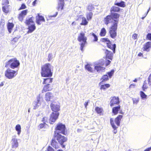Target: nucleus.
I'll use <instances>...</instances> for the list:
<instances>
[{
	"mask_svg": "<svg viewBox=\"0 0 151 151\" xmlns=\"http://www.w3.org/2000/svg\"><path fill=\"white\" fill-rule=\"evenodd\" d=\"M85 35L84 33L81 32L79 34L78 38V40L80 42L79 45H80L81 50L82 51H83V48L87 42V38Z\"/></svg>",
	"mask_w": 151,
	"mask_h": 151,
	"instance_id": "4",
	"label": "nucleus"
},
{
	"mask_svg": "<svg viewBox=\"0 0 151 151\" xmlns=\"http://www.w3.org/2000/svg\"><path fill=\"white\" fill-rule=\"evenodd\" d=\"M12 148H16L18 147V143L17 140L15 138H13L12 139Z\"/></svg>",
	"mask_w": 151,
	"mask_h": 151,
	"instance_id": "20",
	"label": "nucleus"
},
{
	"mask_svg": "<svg viewBox=\"0 0 151 151\" xmlns=\"http://www.w3.org/2000/svg\"><path fill=\"white\" fill-rule=\"evenodd\" d=\"M94 69L98 73H100L104 71L105 68L104 67L98 65L95 66Z\"/></svg>",
	"mask_w": 151,
	"mask_h": 151,
	"instance_id": "16",
	"label": "nucleus"
},
{
	"mask_svg": "<svg viewBox=\"0 0 151 151\" xmlns=\"http://www.w3.org/2000/svg\"><path fill=\"white\" fill-rule=\"evenodd\" d=\"M101 79L102 80V82L106 81L108 80V76L107 75H104L102 76Z\"/></svg>",
	"mask_w": 151,
	"mask_h": 151,
	"instance_id": "42",
	"label": "nucleus"
},
{
	"mask_svg": "<svg viewBox=\"0 0 151 151\" xmlns=\"http://www.w3.org/2000/svg\"><path fill=\"white\" fill-rule=\"evenodd\" d=\"M9 6L7 5L3 6L2 7L3 11L6 13H8L9 11Z\"/></svg>",
	"mask_w": 151,
	"mask_h": 151,
	"instance_id": "36",
	"label": "nucleus"
},
{
	"mask_svg": "<svg viewBox=\"0 0 151 151\" xmlns=\"http://www.w3.org/2000/svg\"><path fill=\"white\" fill-rule=\"evenodd\" d=\"M95 111L96 112L100 115L103 114V109L99 107H96L95 108Z\"/></svg>",
	"mask_w": 151,
	"mask_h": 151,
	"instance_id": "24",
	"label": "nucleus"
},
{
	"mask_svg": "<svg viewBox=\"0 0 151 151\" xmlns=\"http://www.w3.org/2000/svg\"><path fill=\"white\" fill-rule=\"evenodd\" d=\"M146 83V82L145 81L144 82V85L143 86L142 88L143 91H145V90L147 88V87L145 85V84Z\"/></svg>",
	"mask_w": 151,
	"mask_h": 151,
	"instance_id": "51",
	"label": "nucleus"
},
{
	"mask_svg": "<svg viewBox=\"0 0 151 151\" xmlns=\"http://www.w3.org/2000/svg\"><path fill=\"white\" fill-rule=\"evenodd\" d=\"M106 58L110 60H112L113 58V54L112 52L106 50Z\"/></svg>",
	"mask_w": 151,
	"mask_h": 151,
	"instance_id": "26",
	"label": "nucleus"
},
{
	"mask_svg": "<svg viewBox=\"0 0 151 151\" xmlns=\"http://www.w3.org/2000/svg\"><path fill=\"white\" fill-rule=\"evenodd\" d=\"M110 85L109 84H106L104 85H101V89L105 90L107 88L110 87Z\"/></svg>",
	"mask_w": 151,
	"mask_h": 151,
	"instance_id": "38",
	"label": "nucleus"
},
{
	"mask_svg": "<svg viewBox=\"0 0 151 151\" xmlns=\"http://www.w3.org/2000/svg\"><path fill=\"white\" fill-rule=\"evenodd\" d=\"M27 12L28 10H25L22 11L19 15L18 17L20 21H22L23 20V18L26 15Z\"/></svg>",
	"mask_w": 151,
	"mask_h": 151,
	"instance_id": "14",
	"label": "nucleus"
},
{
	"mask_svg": "<svg viewBox=\"0 0 151 151\" xmlns=\"http://www.w3.org/2000/svg\"><path fill=\"white\" fill-rule=\"evenodd\" d=\"M115 5L122 7H124L126 5L124 2L121 1L120 2L115 3Z\"/></svg>",
	"mask_w": 151,
	"mask_h": 151,
	"instance_id": "35",
	"label": "nucleus"
},
{
	"mask_svg": "<svg viewBox=\"0 0 151 151\" xmlns=\"http://www.w3.org/2000/svg\"><path fill=\"white\" fill-rule=\"evenodd\" d=\"M17 74V71L10 69H7L5 73V76L9 79L13 78L16 76Z\"/></svg>",
	"mask_w": 151,
	"mask_h": 151,
	"instance_id": "8",
	"label": "nucleus"
},
{
	"mask_svg": "<svg viewBox=\"0 0 151 151\" xmlns=\"http://www.w3.org/2000/svg\"><path fill=\"white\" fill-rule=\"evenodd\" d=\"M120 10V9L118 7L114 6L111 8V11L114 12H119Z\"/></svg>",
	"mask_w": 151,
	"mask_h": 151,
	"instance_id": "39",
	"label": "nucleus"
},
{
	"mask_svg": "<svg viewBox=\"0 0 151 151\" xmlns=\"http://www.w3.org/2000/svg\"><path fill=\"white\" fill-rule=\"evenodd\" d=\"M41 99H42L41 98H40V97H38L37 98V101H36L37 103V104L40 103L41 102H40V100Z\"/></svg>",
	"mask_w": 151,
	"mask_h": 151,
	"instance_id": "55",
	"label": "nucleus"
},
{
	"mask_svg": "<svg viewBox=\"0 0 151 151\" xmlns=\"http://www.w3.org/2000/svg\"><path fill=\"white\" fill-rule=\"evenodd\" d=\"M110 99V104H119L120 103L119 99L117 96L111 97Z\"/></svg>",
	"mask_w": 151,
	"mask_h": 151,
	"instance_id": "10",
	"label": "nucleus"
},
{
	"mask_svg": "<svg viewBox=\"0 0 151 151\" xmlns=\"http://www.w3.org/2000/svg\"><path fill=\"white\" fill-rule=\"evenodd\" d=\"M60 106L58 104H51L50 107L52 111L55 112H58L60 110Z\"/></svg>",
	"mask_w": 151,
	"mask_h": 151,
	"instance_id": "13",
	"label": "nucleus"
},
{
	"mask_svg": "<svg viewBox=\"0 0 151 151\" xmlns=\"http://www.w3.org/2000/svg\"><path fill=\"white\" fill-rule=\"evenodd\" d=\"M86 9L87 10L91 12L94 10L95 9V8L93 5L92 4H90L87 6Z\"/></svg>",
	"mask_w": 151,
	"mask_h": 151,
	"instance_id": "33",
	"label": "nucleus"
},
{
	"mask_svg": "<svg viewBox=\"0 0 151 151\" xmlns=\"http://www.w3.org/2000/svg\"><path fill=\"white\" fill-rule=\"evenodd\" d=\"M52 89V86L51 84H46L44 86L43 89L42 91V92L44 93L47 91H51Z\"/></svg>",
	"mask_w": 151,
	"mask_h": 151,
	"instance_id": "11",
	"label": "nucleus"
},
{
	"mask_svg": "<svg viewBox=\"0 0 151 151\" xmlns=\"http://www.w3.org/2000/svg\"><path fill=\"white\" fill-rule=\"evenodd\" d=\"M36 27L35 24H32L28 26V31L27 32V33L29 34L33 32L35 29Z\"/></svg>",
	"mask_w": 151,
	"mask_h": 151,
	"instance_id": "19",
	"label": "nucleus"
},
{
	"mask_svg": "<svg viewBox=\"0 0 151 151\" xmlns=\"http://www.w3.org/2000/svg\"><path fill=\"white\" fill-rule=\"evenodd\" d=\"M121 106L120 105H119L117 106L114 107L112 109V112L114 115L117 114L119 111L120 110Z\"/></svg>",
	"mask_w": 151,
	"mask_h": 151,
	"instance_id": "22",
	"label": "nucleus"
},
{
	"mask_svg": "<svg viewBox=\"0 0 151 151\" xmlns=\"http://www.w3.org/2000/svg\"><path fill=\"white\" fill-rule=\"evenodd\" d=\"M101 41L104 42H106L107 43L110 42V41L107 38H102Z\"/></svg>",
	"mask_w": 151,
	"mask_h": 151,
	"instance_id": "47",
	"label": "nucleus"
},
{
	"mask_svg": "<svg viewBox=\"0 0 151 151\" xmlns=\"http://www.w3.org/2000/svg\"><path fill=\"white\" fill-rule=\"evenodd\" d=\"M150 7L149 9H148V11H147V13L146 14H145V16H146V15H147V14L149 12V11L150 10Z\"/></svg>",
	"mask_w": 151,
	"mask_h": 151,
	"instance_id": "61",
	"label": "nucleus"
},
{
	"mask_svg": "<svg viewBox=\"0 0 151 151\" xmlns=\"http://www.w3.org/2000/svg\"><path fill=\"white\" fill-rule=\"evenodd\" d=\"M147 38L149 40H151V34L148 33L147 35Z\"/></svg>",
	"mask_w": 151,
	"mask_h": 151,
	"instance_id": "54",
	"label": "nucleus"
},
{
	"mask_svg": "<svg viewBox=\"0 0 151 151\" xmlns=\"http://www.w3.org/2000/svg\"><path fill=\"white\" fill-rule=\"evenodd\" d=\"M16 130L17 132V134L19 135L21 132V128L20 125H17L15 127Z\"/></svg>",
	"mask_w": 151,
	"mask_h": 151,
	"instance_id": "32",
	"label": "nucleus"
},
{
	"mask_svg": "<svg viewBox=\"0 0 151 151\" xmlns=\"http://www.w3.org/2000/svg\"><path fill=\"white\" fill-rule=\"evenodd\" d=\"M104 22L105 24L107 25L109 23L112 22V17L111 15H108L104 19Z\"/></svg>",
	"mask_w": 151,
	"mask_h": 151,
	"instance_id": "15",
	"label": "nucleus"
},
{
	"mask_svg": "<svg viewBox=\"0 0 151 151\" xmlns=\"http://www.w3.org/2000/svg\"><path fill=\"white\" fill-rule=\"evenodd\" d=\"M19 65V61L16 58H14L10 59L6 63V66L10 65V68L13 69L17 67Z\"/></svg>",
	"mask_w": 151,
	"mask_h": 151,
	"instance_id": "6",
	"label": "nucleus"
},
{
	"mask_svg": "<svg viewBox=\"0 0 151 151\" xmlns=\"http://www.w3.org/2000/svg\"><path fill=\"white\" fill-rule=\"evenodd\" d=\"M132 38L135 40H137L138 37V35L137 34L134 33L133 34L132 36Z\"/></svg>",
	"mask_w": 151,
	"mask_h": 151,
	"instance_id": "48",
	"label": "nucleus"
},
{
	"mask_svg": "<svg viewBox=\"0 0 151 151\" xmlns=\"http://www.w3.org/2000/svg\"><path fill=\"white\" fill-rule=\"evenodd\" d=\"M59 115V112L55 113L52 112L51 114L49 119V122L50 124H53L58 119Z\"/></svg>",
	"mask_w": 151,
	"mask_h": 151,
	"instance_id": "9",
	"label": "nucleus"
},
{
	"mask_svg": "<svg viewBox=\"0 0 151 151\" xmlns=\"http://www.w3.org/2000/svg\"><path fill=\"white\" fill-rule=\"evenodd\" d=\"M64 3L63 0H60L59 2L58 9V10H62L63 9Z\"/></svg>",
	"mask_w": 151,
	"mask_h": 151,
	"instance_id": "23",
	"label": "nucleus"
},
{
	"mask_svg": "<svg viewBox=\"0 0 151 151\" xmlns=\"http://www.w3.org/2000/svg\"><path fill=\"white\" fill-rule=\"evenodd\" d=\"M14 27V24L12 23L9 22L7 24V28L9 32L11 33Z\"/></svg>",
	"mask_w": 151,
	"mask_h": 151,
	"instance_id": "30",
	"label": "nucleus"
},
{
	"mask_svg": "<svg viewBox=\"0 0 151 151\" xmlns=\"http://www.w3.org/2000/svg\"><path fill=\"white\" fill-rule=\"evenodd\" d=\"M92 35L94 37V41H97V40H98V38H97V36L94 34L93 33H92Z\"/></svg>",
	"mask_w": 151,
	"mask_h": 151,
	"instance_id": "52",
	"label": "nucleus"
},
{
	"mask_svg": "<svg viewBox=\"0 0 151 151\" xmlns=\"http://www.w3.org/2000/svg\"><path fill=\"white\" fill-rule=\"evenodd\" d=\"M114 73V70H112L110 72H108L107 74L108 75L110 78H111L112 76Z\"/></svg>",
	"mask_w": 151,
	"mask_h": 151,
	"instance_id": "44",
	"label": "nucleus"
},
{
	"mask_svg": "<svg viewBox=\"0 0 151 151\" xmlns=\"http://www.w3.org/2000/svg\"><path fill=\"white\" fill-rule=\"evenodd\" d=\"M54 138L57 140L58 143L62 146L63 148L65 147V145H63L64 143L68 140L67 137L62 135L59 132L55 131L54 134Z\"/></svg>",
	"mask_w": 151,
	"mask_h": 151,
	"instance_id": "3",
	"label": "nucleus"
},
{
	"mask_svg": "<svg viewBox=\"0 0 151 151\" xmlns=\"http://www.w3.org/2000/svg\"><path fill=\"white\" fill-rule=\"evenodd\" d=\"M53 97L52 94L50 92H47L45 94V99L47 101H49Z\"/></svg>",
	"mask_w": 151,
	"mask_h": 151,
	"instance_id": "25",
	"label": "nucleus"
},
{
	"mask_svg": "<svg viewBox=\"0 0 151 151\" xmlns=\"http://www.w3.org/2000/svg\"><path fill=\"white\" fill-rule=\"evenodd\" d=\"M4 85V83L2 82L0 84V87L1 86H2Z\"/></svg>",
	"mask_w": 151,
	"mask_h": 151,
	"instance_id": "63",
	"label": "nucleus"
},
{
	"mask_svg": "<svg viewBox=\"0 0 151 151\" xmlns=\"http://www.w3.org/2000/svg\"><path fill=\"white\" fill-rule=\"evenodd\" d=\"M34 19V18L31 17L28 19H27L25 23L28 25H30L32 24H35L33 20Z\"/></svg>",
	"mask_w": 151,
	"mask_h": 151,
	"instance_id": "27",
	"label": "nucleus"
},
{
	"mask_svg": "<svg viewBox=\"0 0 151 151\" xmlns=\"http://www.w3.org/2000/svg\"><path fill=\"white\" fill-rule=\"evenodd\" d=\"M46 125V123L43 122V123H41L38 126V127L40 129L45 128V127Z\"/></svg>",
	"mask_w": 151,
	"mask_h": 151,
	"instance_id": "41",
	"label": "nucleus"
},
{
	"mask_svg": "<svg viewBox=\"0 0 151 151\" xmlns=\"http://www.w3.org/2000/svg\"><path fill=\"white\" fill-rule=\"evenodd\" d=\"M122 117V115H120L116 118L114 120L113 118H111L110 119V123L114 129L113 131L114 134H116L117 132V129L118 127L120 125V122Z\"/></svg>",
	"mask_w": 151,
	"mask_h": 151,
	"instance_id": "2",
	"label": "nucleus"
},
{
	"mask_svg": "<svg viewBox=\"0 0 151 151\" xmlns=\"http://www.w3.org/2000/svg\"><path fill=\"white\" fill-rule=\"evenodd\" d=\"M148 84L149 86H151V74L148 77Z\"/></svg>",
	"mask_w": 151,
	"mask_h": 151,
	"instance_id": "49",
	"label": "nucleus"
},
{
	"mask_svg": "<svg viewBox=\"0 0 151 151\" xmlns=\"http://www.w3.org/2000/svg\"><path fill=\"white\" fill-rule=\"evenodd\" d=\"M45 117H44L43 118L42 120V122H47V120L45 119Z\"/></svg>",
	"mask_w": 151,
	"mask_h": 151,
	"instance_id": "58",
	"label": "nucleus"
},
{
	"mask_svg": "<svg viewBox=\"0 0 151 151\" xmlns=\"http://www.w3.org/2000/svg\"><path fill=\"white\" fill-rule=\"evenodd\" d=\"M151 150V147L147 148L144 150V151H150Z\"/></svg>",
	"mask_w": 151,
	"mask_h": 151,
	"instance_id": "59",
	"label": "nucleus"
},
{
	"mask_svg": "<svg viewBox=\"0 0 151 151\" xmlns=\"http://www.w3.org/2000/svg\"><path fill=\"white\" fill-rule=\"evenodd\" d=\"M52 67L49 63H47L43 65L41 73L42 76L43 77H51L52 74V72L51 70Z\"/></svg>",
	"mask_w": 151,
	"mask_h": 151,
	"instance_id": "1",
	"label": "nucleus"
},
{
	"mask_svg": "<svg viewBox=\"0 0 151 151\" xmlns=\"http://www.w3.org/2000/svg\"><path fill=\"white\" fill-rule=\"evenodd\" d=\"M81 22L80 24L82 25H86L88 24V22L87 19L84 17H82Z\"/></svg>",
	"mask_w": 151,
	"mask_h": 151,
	"instance_id": "31",
	"label": "nucleus"
},
{
	"mask_svg": "<svg viewBox=\"0 0 151 151\" xmlns=\"http://www.w3.org/2000/svg\"><path fill=\"white\" fill-rule=\"evenodd\" d=\"M47 150V151H54V149L50 146L48 147Z\"/></svg>",
	"mask_w": 151,
	"mask_h": 151,
	"instance_id": "50",
	"label": "nucleus"
},
{
	"mask_svg": "<svg viewBox=\"0 0 151 151\" xmlns=\"http://www.w3.org/2000/svg\"><path fill=\"white\" fill-rule=\"evenodd\" d=\"M93 15V14L92 12H87L86 14V17L87 20L89 21L91 19Z\"/></svg>",
	"mask_w": 151,
	"mask_h": 151,
	"instance_id": "34",
	"label": "nucleus"
},
{
	"mask_svg": "<svg viewBox=\"0 0 151 151\" xmlns=\"http://www.w3.org/2000/svg\"><path fill=\"white\" fill-rule=\"evenodd\" d=\"M55 131H59L60 133L64 135H66L67 132L66 130V128L65 125L62 123H58L55 128Z\"/></svg>",
	"mask_w": 151,
	"mask_h": 151,
	"instance_id": "5",
	"label": "nucleus"
},
{
	"mask_svg": "<svg viewBox=\"0 0 151 151\" xmlns=\"http://www.w3.org/2000/svg\"><path fill=\"white\" fill-rule=\"evenodd\" d=\"M151 47V42H147L144 45V50L147 51Z\"/></svg>",
	"mask_w": 151,
	"mask_h": 151,
	"instance_id": "29",
	"label": "nucleus"
},
{
	"mask_svg": "<svg viewBox=\"0 0 151 151\" xmlns=\"http://www.w3.org/2000/svg\"><path fill=\"white\" fill-rule=\"evenodd\" d=\"M82 131L81 129H78L77 130V131L78 132H80Z\"/></svg>",
	"mask_w": 151,
	"mask_h": 151,
	"instance_id": "64",
	"label": "nucleus"
},
{
	"mask_svg": "<svg viewBox=\"0 0 151 151\" xmlns=\"http://www.w3.org/2000/svg\"><path fill=\"white\" fill-rule=\"evenodd\" d=\"M19 38V37L17 38V37H15L12 40L14 42H17L18 41V40Z\"/></svg>",
	"mask_w": 151,
	"mask_h": 151,
	"instance_id": "56",
	"label": "nucleus"
},
{
	"mask_svg": "<svg viewBox=\"0 0 151 151\" xmlns=\"http://www.w3.org/2000/svg\"><path fill=\"white\" fill-rule=\"evenodd\" d=\"M106 30L104 28L101 29L100 33V35L101 36H104L106 35Z\"/></svg>",
	"mask_w": 151,
	"mask_h": 151,
	"instance_id": "40",
	"label": "nucleus"
},
{
	"mask_svg": "<svg viewBox=\"0 0 151 151\" xmlns=\"http://www.w3.org/2000/svg\"><path fill=\"white\" fill-rule=\"evenodd\" d=\"M36 23L38 25L40 24L42 22H45L44 17L40 15L39 14H38L37 16L36 17Z\"/></svg>",
	"mask_w": 151,
	"mask_h": 151,
	"instance_id": "12",
	"label": "nucleus"
},
{
	"mask_svg": "<svg viewBox=\"0 0 151 151\" xmlns=\"http://www.w3.org/2000/svg\"><path fill=\"white\" fill-rule=\"evenodd\" d=\"M9 4L8 0H3L2 4L3 6L7 5Z\"/></svg>",
	"mask_w": 151,
	"mask_h": 151,
	"instance_id": "46",
	"label": "nucleus"
},
{
	"mask_svg": "<svg viewBox=\"0 0 151 151\" xmlns=\"http://www.w3.org/2000/svg\"><path fill=\"white\" fill-rule=\"evenodd\" d=\"M111 16L112 17V20L113 21V23L116 21H118V23L119 21V14L116 13H112Z\"/></svg>",
	"mask_w": 151,
	"mask_h": 151,
	"instance_id": "17",
	"label": "nucleus"
},
{
	"mask_svg": "<svg viewBox=\"0 0 151 151\" xmlns=\"http://www.w3.org/2000/svg\"><path fill=\"white\" fill-rule=\"evenodd\" d=\"M57 14H58L57 12H56V14L55 15H52V16H50V17H55L56 16V15H57Z\"/></svg>",
	"mask_w": 151,
	"mask_h": 151,
	"instance_id": "60",
	"label": "nucleus"
},
{
	"mask_svg": "<svg viewBox=\"0 0 151 151\" xmlns=\"http://www.w3.org/2000/svg\"><path fill=\"white\" fill-rule=\"evenodd\" d=\"M26 8V6L24 4H23L22 5L20 8H19V10H21L22 9H24Z\"/></svg>",
	"mask_w": 151,
	"mask_h": 151,
	"instance_id": "53",
	"label": "nucleus"
},
{
	"mask_svg": "<svg viewBox=\"0 0 151 151\" xmlns=\"http://www.w3.org/2000/svg\"><path fill=\"white\" fill-rule=\"evenodd\" d=\"M118 21L114 22L113 24L110 29L109 33L111 37L113 38H115L116 36V31L117 27Z\"/></svg>",
	"mask_w": 151,
	"mask_h": 151,
	"instance_id": "7",
	"label": "nucleus"
},
{
	"mask_svg": "<svg viewBox=\"0 0 151 151\" xmlns=\"http://www.w3.org/2000/svg\"><path fill=\"white\" fill-rule=\"evenodd\" d=\"M111 63V61L108 60H107L106 61V65H109Z\"/></svg>",
	"mask_w": 151,
	"mask_h": 151,
	"instance_id": "57",
	"label": "nucleus"
},
{
	"mask_svg": "<svg viewBox=\"0 0 151 151\" xmlns=\"http://www.w3.org/2000/svg\"><path fill=\"white\" fill-rule=\"evenodd\" d=\"M85 68L88 71L91 72H92L93 71V69L91 67V65L89 64L86 65H85Z\"/></svg>",
	"mask_w": 151,
	"mask_h": 151,
	"instance_id": "37",
	"label": "nucleus"
},
{
	"mask_svg": "<svg viewBox=\"0 0 151 151\" xmlns=\"http://www.w3.org/2000/svg\"><path fill=\"white\" fill-rule=\"evenodd\" d=\"M52 81V78H44V81L42 83V84H50L49 83H51Z\"/></svg>",
	"mask_w": 151,
	"mask_h": 151,
	"instance_id": "28",
	"label": "nucleus"
},
{
	"mask_svg": "<svg viewBox=\"0 0 151 151\" xmlns=\"http://www.w3.org/2000/svg\"><path fill=\"white\" fill-rule=\"evenodd\" d=\"M140 96L142 99L146 98L147 96L142 91H141L140 93Z\"/></svg>",
	"mask_w": 151,
	"mask_h": 151,
	"instance_id": "43",
	"label": "nucleus"
},
{
	"mask_svg": "<svg viewBox=\"0 0 151 151\" xmlns=\"http://www.w3.org/2000/svg\"><path fill=\"white\" fill-rule=\"evenodd\" d=\"M142 55V54L141 53V52L139 53L138 54V56H141Z\"/></svg>",
	"mask_w": 151,
	"mask_h": 151,
	"instance_id": "62",
	"label": "nucleus"
},
{
	"mask_svg": "<svg viewBox=\"0 0 151 151\" xmlns=\"http://www.w3.org/2000/svg\"><path fill=\"white\" fill-rule=\"evenodd\" d=\"M55 140L54 138L52 139L51 140V144L53 147L55 149H57L59 147V145L58 143Z\"/></svg>",
	"mask_w": 151,
	"mask_h": 151,
	"instance_id": "18",
	"label": "nucleus"
},
{
	"mask_svg": "<svg viewBox=\"0 0 151 151\" xmlns=\"http://www.w3.org/2000/svg\"><path fill=\"white\" fill-rule=\"evenodd\" d=\"M53 56L52 54L50 53L49 54L48 56V61H50L52 59Z\"/></svg>",
	"mask_w": 151,
	"mask_h": 151,
	"instance_id": "45",
	"label": "nucleus"
},
{
	"mask_svg": "<svg viewBox=\"0 0 151 151\" xmlns=\"http://www.w3.org/2000/svg\"><path fill=\"white\" fill-rule=\"evenodd\" d=\"M108 47L113 50L114 53H115V48L116 45L115 44H112L110 42L107 43Z\"/></svg>",
	"mask_w": 151,
	"mask_h": 151,
	"instance_id": "21",
	"label": "nucleus"
}]
</instances>
